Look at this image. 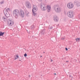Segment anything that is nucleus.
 <instances>
[{
  "label": "nucleus",
  "mask_w": 80,
  "mask_h": 80,
  "mask_svg": "<svg viewBox=\"0 0 80 80\" xmlns=\"http://www.w3.org/2000/svg\"><path fill=\"white\" fill-rule=\"evenodd\" d=\"M13 15L16 18H18L19 17V11L18 10L15 9L13 11Z\"/></svg>",
  "instance_id": "nucleus-1"
},
{
  "label": "nucleus",
  "mask_w": 80,
  "mask_h": 80,
  "mask_svg": "<svg viewBox=\"0 0 80 80\" xmlns=\"http://www.w3.org/2000/svg\"><path fill=\"white\" fill-rule=\"evenodd\" d=\"M54 10L56 13H60L62 9L59 6L56 5L54 6Z\"/></svg>",
  "instance_id": "nucleus-2"
},
{
  "label": "nucleus",
  "mask_w": 80,
  "mask_h": 80,
  "mask_svg": "<svg viewBox=\"0 0 80 80\" xmlns=\"http://www.w3.org/2000/svg\"><path fill=\"white\" fill-rule=\"evenodd\" d=\"M5 15V16L8 18V17H10V14H9V12H10V8H8L7 9L5 10V12L6 14H5V12H4V10L3 11Z\"/></svg>",
  "instance_id": "nucleus-3"
},
{
  "label": "nucleus",
  "mask_w": 80,
  "mask_h": 80,
  "mask_svg": "<svg viewBox=\"0 0 80 80\" xmlns=\"http://www.w3.org/2000/svg\"><path fill=\"white\" fill-rule=\"evenodd\" d=\"M67 16L70 18H73V12L70 11L68 12Z\"/></svg>",
  "instance_id": "nucleus-4"
},
{
  "label": "nucleus",
  "mask_w": 80,
  "mask_h": 80,
  "mask_svg": "<svg viewBox=\"0 0 80 80\" xmlns=\"http://www.w3.org/2000/svg\"><path fill=\"white\" fill-rule=\"evenodd\" d=\"M67 7L69 9H72L73 8V4L72 3H68L67 4Z\"/></svg>",
  "instance_id": "nucleus-5"
},
{
  "label": "nucleus",
  "mask_w": 80,
  "mask_h": 80,
  "mask_svg": "<svg viewBox=\"0 0 80 80\" xmlns=\"http://www.w3.org/2000/svg\"><path fill=\"white\" fill-rule=\"evenodd\" d=\"M41 9L42 11H45L46 10V7L44 4L42 3L41 5Z\"/></svg>",
  "instance_id": "nucleus-6"
},
{
  "label": "nucleus",
  "mask_w": 80,
  "mask_h": 80,
  "mask_svg": "<svg viewBox=\"0 0 80 80\" xmlns=\"http://www.w3.org/2000/svg\"><path fill=\"white\" fill-rule=\"evenodd\" d=\"M19 16H21V17H23L25 16V13L23 10H21L20 11H19Z\"/></svg>",
  "instance_id": "nucleus-7"
},
{
  "label": "nucleus",
  "mask_w": 80,
  "mask_h": 80,
  "mask_svg": "<svg viewBox=\"0 0 80 80\" xmlns=\"http://www.w3.org/2000/svg\"><path fill=\"white\" fill-rule=\"evenodd\" d=\"M7 24L9 26H12L14 24V22L13 20H10L9 22L8 21Z\"/></svg>",
  "instance_id": "nucleus-8"
},
{
  "label": "nucleus",
  "mask_w": 80,
  "mask_h": 80,
  "mask_svg": "<svg viewBox=\"0 0 80 80\" xmlns=\"http://www.w3.org/2000/svg\"><path fill=\"white\" fill-rule=\"evenodd\" d=\"M74 4L75 5L78 7H79L80 6V2L78 1H75L74 2Z\"/></svg>",
  "instance_id": "nucleus-9"
},
{
  "label": "nucleus",
  "mask_w": 80,
  "mask_h": 80,
  "mask_svg": "<svg viewBox=\"0 0 80 80\" xmlns=\"http://www.w3.org/2000/svg\"><path fill=\"white\" fill-rule=\"evenodd\" d=\"M26 6L28 8H31V4L29 2H27L26 3Z\"/></svg>",
  "instance_id": "nucleus-10"
},
{
  "label": "nucleus",
  "mask_w": 80,
  "mask_h": 80,
  "mask_svg": "<svg viewBox=\"0 0 80 80\" xmlns=\"http://www.w3.org/2000/svg\"><path fill=\"white\" fill-rule=\"evenodd\" d=\"M37 6L33 5L32 6V12H33L34 11V12H37Z\"/></svg>",
  "instance_id": "nucleus-11"
},
{
  "label": "nucleus",
  "mask_w": 80,
  "mask_h": 80,
  "mask_svg": "<svg viewBox=\"0 0 80 80\" xmlns=\"http://www.w3.org/2000/svg\"><path fill=\"white\" fill-rule=\"evenodd\" d=\"M53 20L55 22H58V18L57 15H55L53 17Z\"/></svg>",
  "instance_id": "nucleus-12"
},
{
  "label": "nucleus",
  "mask_w": 80,
  "mask_h": 80,
  "mask_svg": "<svg viewBox=\"0 0 80 80\" xmlns=\"http://www.w3.org/2000/svg\"><path fill=\"white\" fill-rule=\"evenodd\" d=\"M47 8L48 9V12H50V9H51V7L49 5H48L47 6Z\"/></svg>",
  "instance_id": "nucleus-13"
},
{
  "label": "nucleus",
  "mask_w": 80,
  "mask_h": 80,
  "mask_svg": "<svg viewBox=\"0 0 80 80\" xmlns=\"http://www.w3.org/2000/svg\"><path fill=\"white\" fill-rule=\"evenodd\" d=\"M45 29L42 30L40 33V34H41V35H44V34H45Z\"/></svg>",
  "instance_id": "nucleus-14"
},
{
  "label": "nucleus",
  "mask_w": 80,
  "mask_h": 80,
  "mask_svg": "<svg viewBox=\"0 0 80 80\" xmlns=\"http://www.w3.org/2000/svg\"><path fill=\"white\" fill-rule=\"evenodd\" d=\"M35 28V26L34 25H32L30 27V29L31 30H33Z\"/></svg>",
  "instance_id": "nucleus-15"
},
{
  "label": "nucleus",
  "mask_w": 80,
  "mask_h": 80,
  "mask_svg": "<svg viewBox=\"0 0 80 80\" xmlns=\"http://www.w3.org/2000/svg\"><path fill=\"white\" fill-rule=\"evenodd\" d=\"M5 33V32H0V36H3V34Z\"/></svg>",
  "instance_id": "nucleus-16"
},
{
  "label": "nucleus",
  "mask_w": 80,
  "mask_h": 80,
  "mask_svg": "<svg viewBox=\"0 0 80 80\" xmlns=\"http://www.w3.org/2000/svg\"><path fill=\"white\" fill-rule=\"evenodd\" d=\"M76 40L77 42H79L80 41V38L76 39Z\"/></svg>",
  "instance_id": "nucleus-17"
},
{
  "label": "nucleus",
  "mask_w": 80,
  "mask_h": 80,
  "mask_svg": "<svg viewBox=\"0 0 80 80\" xmlns=\"http://www.w3.org/2000/svg\"><path fill=\"white\" fill-rule=\"evenodd\" d=\"M18 58V55H17L16 57L14 58V60H16V59H17Z\"/></svg>",
  "instance_id": "nucleus-18"
},
{
  "label": "nucleus",
  "mask_w": 80,
  "mask_h": 80,
  "mask_svg": "<svg viewBox=\"0 0 80 80\" xmlns=\"http://www.w3.org/2000/svg\"><path fill=\"white\" fill-rule=\"evenodd\" d=\"M33 12L32 15H34V16H35V15H36V13H35V12L36 11H32Z\"/></svg>",
  "instance_id": "nucleus-19"
},
{
  "label": "nucleus",
  "mask_w": 80,
  "mask_h": 80,
  "mask_svg": "<svg viewBox=\"0 0 80 80\" xmlns=\"http://www.w3.org/2000/svg\"><path fill=\"white\" fill-rule=\"evenodd\" d=\"M2 18L4 21H5V20H6V18H5V17L3 16Z\"/></svg>",
  "instance_id": "nucleus-20"
},
{
  "label": "nucleus",
  "mask_w": 80,
  "mask_h": 80,
  "mask_svg": "<svg viewBox=\"0 0 80 80\" xmlns=\"http://www.w3.org/2000/svg\"><path fill=\"white\" fill-rule=\"evenodd\" d=\"M4 3V1H2L1 2H0V4H3Z\"/></svg>",
  "instance_id": "nucleus-21"
},
{
  "label": "nucleus",
  "mask_w": 80,
  "mask_h": 80,
  "mask_svg": "<svg viewBox=\"0 0 80 80\" xmlns=\"http://www.w3.org/2000/svg\"><path fill=\"white\" fill-rule=\"evenodd\" d=\"M27 53H25L24 54V56L25 57H27Z\"/></svg>",
  "instance_id": "nucleus-22"
},
{
  "label": "nucleus",
  "mask_w": 80,
  "mask_h": 80,
  "mask_svg": "<svg viewBox=\"0 0 80 80\" xmlns=\"http://www.w3.org/2000/svg\"><path fill=\"white\" fill-rule=\"evenodd\" d=\"M49 29H51V30L53 29V27H51L49 28Z\"/></svg>",
  "instance_id": "nucleus-23"
},
{
  "label": "nucleus",
  "mask_w": 80,
  "mask_h": 80,
  "mask_svg": "<svg viewBox=\"0 0 80 80\" xmlns=\"http://www.w3.org/2000/svg\"><path fill=\"white\" fill-rule=\"evenodd\" d=\"M65 50L66 51H68V48H65Z\"/></svg>",
  "instance_id": "nucleus-24"
},
{
  "label": "nucleus",
  "mask_w": 80,
  "mask_h": 80,
  "mask_svg": "<svg viewBox=\"0 0 80 80\" xmlns=\"http://www.w3.org/2000/svg\"><path fill=\"white\" fill-rule=\"evenodd\" d=\"M64 39H65V38H62V40H64Z\"/></svg>",
  "instance_id": "nucleus-25"
},
{
  "label": "nucleus",
  "mask_w": 80,
  "mask_h": 80,
  "mask_svg": "<svg viewBox=\"0 0 80 80\" xmlns=\"http://www.w3.org/2000/svg\"><path fill=\"white\" fill-rule=\"evenodd\" d=\"M27 32H28V33H30V32H28V30H27Z\"/></svg>",
  "instance_id": "nucleus-26"
},
{
  "label": "nucleus",
  "mask_w": 80,
  "mask_h": 80,
  "mask_svg": "<svg viewBox=\"0 0 80 80\" xmlns=\"http://www.w3.org/2000/svg\"><path fill=\"white\" fill-rule=\"evenodd\" d=\"M28 77H29V78H30V77L31 76L30 75H29Z\"/></svg>",
  "instance_id": "nucleus-27"
},
{
  "label": "nucleus",
  "mask_w": 80,
  "mask_h": 80,
  "mask_svg": "<svg viewBox=\"0 0 80 80\" xmlns=\"http://www.w3.org/2000/svg\"><path fill=\"white\" fill-rule=\"evenodd\" d=\"M51 62H53V60L52 59H51Z\"/></svg>",
  "instance_id": "nucleus-28"
},
{
  "label": "nucleus",
  "mask_w": 80,
  "mask_h": 80,
  "mask_svg": "<svg viewBox=\"0 0 80 80\" xmlns=\"http://www.w3.org/2000/svg\"><path fill=\"white\" fill-rule=\"evenodd\" d=\"M69 77H72V76H71V75H69Z\"/></svg>",
  "instance_id": "nucleus-29"
},
{
  "label": "nucleus",
  "mask_w": 80,
  "mask_h": 80,
  "mask_svg": "<svg viewBox=\"0 0 80 80\" xmlns=\"http://www.w3.org/2000/svg\"><path fill=\"white\" fill-rule=\"evenodd\" d=\"M38 1H42V0H38Z\"/></svg>",
  "instance_id": "nucleus-30"
},
{
  "label": "nucleus",
  "mask_w": 80,
  "mask_h": 80,
  "mask_svg": "<svg viewBox=\"0 0 80 80\" xmlns=\"http://www.w3.org/2000/svg\"><path fill=\"white\" fill-rule=\"evenodd\" d=\"M66 62H68V61H66Z\"/></svg>",
  "instance_id": "nucleus-31"
},
{
  "label": "nucleus",
  "mask_w": 80,
  "mask_h": 80,
  "mask_svg": "<svg viewBox=\"0 0 80 80\" xmlns=\"http://www.w3.org/2000/svg\"><path fill=\"white\" fill-rule=\"evenodd\" d=\"M54 75H56V73H54Z\"/></svg>",
  "instance_id": "nucleus-32"
},
{
  "label": "nucleus",
  "mask_w": 80,
  "mask_h": 80,
  "mask_svg": "<svg viewBox=\"0 0 80 80\" xmlns=\"http://www.w3.org/2000/svg\"><path fill=\"white\" fill-rule=\"evenodd\" d=\"M40 57H42V56H40Z\"/></svg>",
  "instance_id": "nucleus-33"
},
{
  "label": "nucleus",
  "mask_w": 80,
  "mask_h": 80,
  "mask_svg": "<svg viewBox=\"0 0 80 80\" xmlns=\"http://www.w3.org/2000/svg\"><path fill=\"white\" fill-rule=\"evenodd\" d=\"M43 53H45V52H43Z\"/></svg>",
  "instance_id": "nucleus-34"
},
{
  "label": "nucleus",
  "mask_w": 80,
  "mask_h": 80,
  "mask_svg": "<svg viewBox=\"0 0 80 80\" xmlns=\"http://www.w3.org/2000/svg\"><path fill=\"white\" fill-rule=\"evenodd\" d=\"M19 61H21V60H19Z\"/></svg>",
  "instance_id": "nucleus-35"
}]
</instances>
